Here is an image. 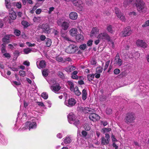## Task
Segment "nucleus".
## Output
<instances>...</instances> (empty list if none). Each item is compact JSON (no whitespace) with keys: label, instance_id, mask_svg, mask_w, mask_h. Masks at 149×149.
I'll use <instances>...</instances> for the list:
<instances>
[{"label":"nucleus","instance_id":"nucleus-1","mask_svg":"<svg viewBox=\"0 0 149 149\" xmlns=\"http://www.w3.org/2000/svg\"><path fill=\"white\" fill-rule=\"evenodd\" d=\"M136 5L139 12L145 13L146 11L147 8L143 0H136Z\"/></svg>","mask_w":149,"mask_h":149},{"label":"nucleus","instance_id":"nucleus-2","mask_svg":"<svg viewBox=\"0 0 149 149\" xmlns=\"http://www.w3.org/2000/svg\"><path fill=\"white\" fill-rule=\"evenodd\" d=\"M78 49V47L76 45L71 44L68 47L65 49V52L68 53L73 54Z\"/></svg>","mask_w":149,"mask_h":149},{"label":"nucleus","instance_id":"nucleus-3","mask_svg":"<svg viewBox=\"0 0 149 149\" xmlns=\"http://www.w3.org/2000/svg\"><path fill=\"white\" fill-rule=\"evenodd\" d=\"M62 20L60 19L57 22L58 25L61 26L62 28L64 30H66L69 27L70 24L67 22H62Z\"/></svg>","mask_w":149,"mask_h":149},{"label":"nucleus","instance_id":"nucleus-4","mask_svg":"<svg viewBox=\"0 0 149 149\" xmlns=\"http://www.w3.org/2000/svg\"><path fill=\"white\" fill-rule=\"evenodd\" d=\"M115 13L116 14V16L119 18L123 22H125L126 20V19L124 16L123 15L119 9L116 7L115 8Z\"/></svg>","mask_w":149,"mask_h":149},{"label":"nucleus","instance_id":"nucleus-5","mask_svg":"<svg viewBox=\"0 0 149 149\" xmlns=\"http://www.w3.org/2000/svg\"><path fill=\"white\" fill-rule=\"evenodd\" d=\"M97 38L104 41L105 40L109 41L110 37L108 34L106 32L101 33L99 34L97 37Z\"/></svg>","mask_w":149,"mask_h":149},{"label":"nucleus","instance_id":"nucleus-6","mask_svg":"<svg viewBox=\"0 0 149 149\" xmlns=\"http://www.w3.org/2000/svg\"><path fill=\"white\" fill-rule=\"evenodd\" d=\"M65 104L69 107L74 106L76 103V101L73 98H70L68 100H66L64 102Z\"/></svg>","mask_w":149,"mask_h":149},{"label":"nucleus","instance_id":"nucleus-7","mask_svg":"<svg viewBox=\"0 0 149 149\" xmlns=\"http://www.w3.org/2000/svg\"><path fill=\"white\" fill-rule=\"evenodd\" d=\"M135 118L134 114L132 113L128 114L125 119V122L127 123H132Z\"/></svg>","mask_w":149,"mask_h":149},{"label":"nucleus","instance_id":"nucleus-8","mask_svg":"<svg viewBox=\"0 0 149 149\" xmlns=\"http://www.w3.org/2000/svg\"><path fill=\"white\" fill-rule=\"evenodd\" d=\"M110 140V136L108 134H106L105 136L102 137L101 139V144L103 145H107L109 144Z\"/></svg>","mask_w":149,"mask_h":149},{"label":"nucleus","instance_id":"nucleus-9","mask_svg":"<svg viewBox=\"0 0 149 149\" xmlns=\"http://www.w3.org/2000/svg\"><path fill=\"white\" fill-rule=\"evenodd\" d=\"M39 27L42 29L44 32L47 33H50L52 29H50L49 25L47 24H43Z\"/></svg>","mask_w":149,"mask_h":149},{"label":"nucleus","instance_id":"nucleus-10","mask_svg":"<svg viewBox=\"0 0 149 149\" xmlns=\"http://www.w3.org/2000/svg\"><path fill=\"white\" fill-rule=\"evenodd\" d=\"M132 31L130 26H127L125 28L122 32V36L123 37H126L130 35Z\"/></svg>","mask_w":149,"mask_h":149},{"label":"nucleus","instance_id":"nucleus-11","mask_svg":"<svg viewBox=\"0 0 149 149\" xmlns=\"http://www.w3.org/2000/svg\"><path fill=\"white\" fill-rule=\"evenodd\" d=\"M64 143H62L61 144L62 145H64V144H69L72 141V138L71 137L70 135H67L66 137L63 139Z\"/></svg>","mask_w":149,"mask_h":149},{"label":"nucleus","instance_id":"nucleus-12","mask_svg":"<svg viewBox=\"0 0 149 149\" xmlns=\"http://www.w3.org/2000/svg\"><path fill=\"white\" fill-rule=\"evenodd\" d=\"M89 118L93 121H95L99 120L100 117L98 115L94 113L90 114L89 115Z\"/></svg>","mask_w":149,"mask_h":149},{"label":"nucleus","instance_id":"nucleus-13","mask_svg":"<svg viewBox=\"0 0 149 149\" xmlns=\"http://www.w3.org/2000/svg\"><path fill=\"white\" fill-rule=\"evenodd\" d=\"M51 90L55 93H57L61 88V87L59 84L56 83L55 85L50 86Z\"/></svg>","mask_w":149,"mask_h":149},{"label":"nucleus","instance_id":"nucleus-14","mask_svg":"<svg viewBox=\"0 0 149 149\" xmlns=\"http://www.w3.org/2000/svg\"><path fill=\"white\" fill-rule=\"evenodd\" d=\"M68 120L69 123L71 124L72 123L75 118V116L73 113H70L68 116Z\"/></svg>","mask_w":149,"mask_h":149},{"label":"nucleus","instance_id":"nucleus-15","mask_svg":"<svg viewBox=\"0 0 149 149\" xmlns=\"http://www.w3.org/2000/svg\"><path fill=\"white\" fill-rule=\"evenodd\" d=\"M136 44L138 46H140L143 48H146L147 46V44L141 40H138Z\"/></svg>","mask_w":149,"mask_h":149},{"label":"nucleus","instance_id":"nucleus-16","mask_svg":"<svg viewBox=\"0 0 149 149\" xmlns=\"http://www.w3.org/2000/svg\"><path fill=\"white\" fill-rule=\"evenodd\" d=\"M99 29L97 27H95L93 28L90 33V36L91 37L94 36H95L99 33Z\"/></svg>","mask_w":149,"mask_h":149},{"label":"nucleus","instance_id":"nucleus-17","mask_svg":"<svg viewBox=\"0 0 149 149\" xmlns=\"http://www.w3.org/2000/svg\"><path fill=\"white\" fill-rule=\"evenodd\" d=\"M26 125L27 126H29V130L31 129L36 128L37 126L36 123L34 122L30 123L29 122H27L26 123Z\"/></svg>","mask_w":149,"mask_h":149},{"label":"nucleus","instance_id":"nucleus-18","mask_svg":"<svg viewBox=\"0 0 149 149\" xmlns=\"http://www.w3.org/2000/svg\"><path fill=\"white\" fill-rule=\"evenodd\" d=\"M114 63L119 66H120L122 63L121 59L118 58L117 54L114 61Z\"/></svg>","mask_w":149,"mask_h":149},{"label":"nucleus","instance_id":"nucleus-19","mask_svg":"<svg viewBox=\"0 0 149 149\" xmlns=\"http://www.w3.org/2000/svg\"><path fill=\"white\" fill-rule=\"evenodd\" d=\"M83 112L85 113H91L95 112V110L88 107H85L83 110Z\"/></svg>","mask_w":149,"mask_h":149},{"label":"nucleus","instance_id":"nucleus-20","mask_svg":"<svg viewBox=\"0 0 149 149\" xmlns=\"http://www.w3.org/2000/svg\"><path fill=\"white\" fill-rule=\"evenodd\" d=\"M69 17L70 19L74 20L77 18L78 15L76 12H72L69 14Z\"/></svg>","mask_w":149,"mask_h":149},{"label":"nucleus","instance_id":"nucleus-21","mask_svg":"<svg viewBox=\"0 0 149 149\" xmlns=\"http://www.w3.org/2000/svg\"><path fill=\"white\" fill-rule=\"evenodd\" d=\"M10 17L12 19H15L16 18V15L15 13L13 10L11 9L10 11L9 12Z\"/></svg>","mask_w":149,"mask_h":149},{"label":"nucleus","instance_id":"nucleus-22","mask_svg":"<svg viewBox=\"0 0 149 149\" xmlns=\"http://www.w3.org/2000/svg\"><path fill=\"white\" fill-rule=\"evenodd\" d=\"M70 35L72 36H77V29L76 28H72L70 31Z\"/></svg>","mask_w":149,"mask_h":149},{"label":"nucleus","instance_id":"nucleus-23","mask_svg":"<svg viewBox=\"0 0 149 149\" xmlns=\"http://www.w3.org/2000/svg\"><path fill=\"white\" fill-rule=\"evenodd\" d=\"M76 39L77 41L81 42L84 40V37L83 35L79 34L76 36Z\"/></svg>","mask_w":149,"mask_h":149},{"label":"nucleus","instance_id":"nucleus-24","mask_svg":"<svg viewBox=\"0 0 149 149\" xmlns=\"http://www.w3.org/2000/svg\"><path fill=\"white\" fill-rule=\"evenodd\" d=\"M31 51H33L34 52H36V49H34L32 48L30 49L28 48H26L24 49V52L25 54H27L29 53H30Z\"/></svg>","mask_w":149,"mask_h":149},{"label":"nucleus","instance_id":"nucleus-25","mask_svg":"<svg viewBox=\"0 0 149 149\" xmlns=\"http://www.w3.org/2000/svg\"><path fill=\"white\" fill-rule=\"evenodd\" d=\"M67 85L70 87V90L72 91H73L74 88V84L71 81H68L67 82Z\"/></svg>","mask_w":149,"mask_h":149},{"label":"nucleus","instance_id":"nucleus-26","mask_svg":"<svg viewBox=\"0 0 149 149\" xmlns=\"http://www.w3.org/2000/svg\"><path fill=\"white\" fill-rule=\"evenodd\" d=\"M9 0H5L6 6V8L8 9L9 12L11 11V10H13V8H11V5L10 3H9L8 1Z\"/></svg>","mask_w":149,"mask_h":149},{"label":"nucleus","instance_id":"nucleus-27","mask_svg":"<svg viewBox=\"0 0 149 149\" xmlns=\"http://www.w3.org/2000/svg\"><path fill=\"white\" fill-rule=\"evenodd\" d=\"M75 69V67L71 65L66 67L65 68V70L68 72H71Z\"/></svg>","mask_w":149,"mask_h":149},{"label":"nucleus","instance_id":"nucleus-28","mask_svg":"<svg viewBox=\"0 0 149 149\" xmlns=\"http://www.w3.org/2000/svg\"><path fill=\"white\" fill-rule=\"evenodd\" d=\"M87 97V93L86 90L84 89L82 92V99L83 100H85Z\"/></svg>","mask_w":149,"mask_h":149},{"label":"nucleus","instance_id":"nucleus-29","mask_svg":"<svg viewBox=\"0 0 149 149\" xmlns=\"http://www.w3.org/2000/svg\"><path fill=\"white\" fill-rule=\"evenodd\" d=\"M73 91H74L75 94L77 96H79L81 94V93L79 90L78 87L77 86L75 87Z\"/></svg>","mask_w":149,"mask_h":149},{"label":"nucleus","instance_id":"nucleus-30","mask_svg":"<svg viewBox=\"0 0 149 149\" xmlns=\"http://www.w3.org/2000/svg\"><path fill=\"white\" fill-rule=\"evenodd\" d=\"M1 50L2 53H4L6 52V45L4 43L2 44L1 45Z\"/></svg>","mask_w":149,"mask_h":149},{"label":"nucleus","instance_id":"nucleus-31","mask_svg":"<svg viewBox=\"0 0 149 149\" xmlns=\"http://www.w3.org/2000/svg\"><path fill=\"white\" fill-rule=\"evenodd\" d=\"M49 71L47 69H45L43 70L42 71V74L45 77H47L48 76Z\"/></svg>","mask_w":149,"mask_h":149},{"label":"nucleus","instance_id":"nucleus-32","mask_svg":"<svg viewBox=\"0 0 149 149\" xmlns=\"http://www.w3.org/2000/svg\"><path fill=\"white\" fill-rule=\"evenodd\" d=\"M131 0H125L123 2V6L125 7H126L131 2Z\"/></svg>","mask_w":149,"mask_h":149},{"label":"nucleus","instance_id":"nucleus-33","mask_svg":"<svg viewBox=\"0 0 149 149\" xmlns=\"http://www.w3.org/2000/svg\"><path fill=\"white\" fill-rule=\"evenodd\" d=\"M39 65L41 68H44L46 65V63L44 61L42 60L40 61Z\"/></svg>","mask_w":149,"mask_h":149},{"label":"nucleus","instance_id":"nucleus-34","mask_svg":"<svg viewBox=\"0 0 149 149\" xmlns=\"http://www.w3.org/2000/svg\"><path fill=\"white\" fill-rule=\"evenodd\" d=\"M13 4L18 9H20L22 7V4L20 2H14Z\"/></svg>","mask_w":149,"mask_h":149},{"label":"nucleus","instance_id":"nucleus-35","mask_svg":"<svg viewBox=\"0 0 149 149\" xmlns=\"http://www.w3.org/2000/svg\"><path fill=\"white\" fill-rule=\"evenodd\" d=\"M74 124L78 128H79V125H80V123L79 120L75 119L73 122Z\"/></svg>","mask_w":149,"mask_h":149},{"label":"nucleus","instance_id":"nucleus-36","mask_svg":"<svg viewBox=\"0 0 149 149\" xmlns=\"http://www.w3.org/2000/svg\"><path fill=\"white\" fill-rule=\"evenodd\" d=\"M94 77V75L93 74H90L88 75L87 78L89 81H91L93 80Z\"/></svg>","mask_w":149,"mask_h":149},{"label":"nucleus","instance_id":"nucleus-37","mask_svg":"<svg viewBox=\"0 0 149 149\" xmlns=\"http://www.w3.org/2000/svg\"><path fill=\"white\" fill-rule=\"evenodd\" d=\"M46 46L48 47H50L51 46L52 43L51 40L49 38H47L46 39Z\"/></svg>","mask_w":149,"mask_h":149},{"label":"nucleus","instance_id":"nucleus-38","mask_svg":"<svg viewBox=\"0 0 149 149\" xmlns=\"http://www.w3.org/2000/svg\"><path fill=\"white\" fill-rule=\"evenodd\" d=\"M47 81L50 84L52 85V86L54 85H55L57 83H56L55 81L53 79H52L51 80H48Z\"/></svg>","mask_w":149,"mask_h":149},{"label":"nucleus","instance_id":"nucleus-39","mask_svg":"<svg viewBox=\"0 0 149 149\" xmlns=\"http://www.w3.org/2000/svg\"><path fill=\"white\" fill-rule=\"evenodd\" d=\"M107 29L108 31L111 33H113V30L112 29V26L111 25H109L107 27Z\"/></svg>","mask_w":149,"mask_h":149},{"label":"nucleus","instance_id":"nucleus-40","mask_svg":"<svg viewBox=\"0 0 149 149\" xmlns=\"http://www.w3.org/2000/svg\"><path fill=\"white\" fill-rule=\"evenodd\" d=\"M41 96L45 100L47 99L48 97V94L46 92H43L42 93Z\"/></svg>","mask_w":149,"mask_h":149},{"label":"nucleus","instance_id":"nucleus-41","mask_svg":"<svg viewBox=\"0 0 149 149\" xmlns=\"http://www.w3.org/2000/svg\"><path fill=\"white\" fill-rule=\"evenodd\" d=\"M9 36L8 35H6L3 38L2 41L4 42H8L9 40Z\"/></svg>","mask_w":149,"mask_h":149},{"label":"nucleus","instance_id":"nucleus-42","mask_svg":"<svg viewBox=\"0 0 149 149\" xmlns=\"http://www.w3.org/2000/svg\"><path fill=\"white\" fill-rule=\"evenodd\" d=\"M111 129L109 128H104L102 129L101 132L104 133L108 132L110 131Z\"/></svg>","mask_w":149,"mask_h":149},{"label":"nucleus","instance_id":"nucleus-43","mask_svg":"<svg viewBox=\"0 0 149 149\" xmlns=\"http://www.w3.org/2000/svg\"><path fill=\"white\" fill-rule=\"evenodd\" d=\"M19 74L21 76L24 77L26 75V73L24 71L20 70L19 72Z\"/></svg>","mask_w":149,"mask_h":149},{"label":"nucleus","instance_id":"nucleus-44","mask_svg":"<svg viewBox=\"0 0 149 149\" xmlns=\"http://www.w3.org/2000/svg\"><path fill=\"white\" fill-rule=\"evenodd\" d=\"M22 25L25 27H28L29 25V23L26 21H23L22 22Z\"/></svg>","mask_w":149,"mask_h":149},{"label":"nucleus","instance_id":"nucleus-45","mask_svg":"<svg viewBox=\"0 0 149 149\" xmlns=\"http://www.w3.org/2000/svg\"><path fill=\"white\" fill-rule=\"evenodd\" d=\"M108 41L109 42V44L110 46L112 48H114L115 47L114 44L112 40H110V39Z\"/></svg>","mask_w":149,"mask_h":149},{"label":"nucleus","instance_id":"nucleus-46","mask_svg":"<svg viewBox=\"0 0 149 149\" xmlns=\"http://www.w3.org/2000/svg\"><path fill=\"white\" fill-rule=\"evenodd\" d=\"M102 68L101 67H97L96 68V72L97 73H100L102 72Z\"/></svg>","mask_w":149,"mask_h":149},{"label":"nucleus","instance_id":"nucleus-47","mask_svg":"<svg viewBox=\"0 0 149 149\" xmlns=\"http://www.w3.org/2000/svg\"><path fill=\"white\" fill-rule=\"evenodd\" d=\"M56 58V60L59 62H61L63 60V58L59 56H57Z\"/></svg>","mask_w":149,"mask_h":149},{"label":"nucleus","instance_id":"nucleus-48","mask_svg":"<svg viewBox=\"0 0 149 149\" xmlns=\"http://www.w3.org/2000/svg\"><path fill=\"white\" fill-rule=\"evenodd\" d=\"M112 110L109 108H107L106 109V113L108 115H110L112 113Z\"/></svg>","mask_w":149,"mask_h":149},{"label":"nucleus","instance_id":"nucleus-49","mask_svg":"<svg viewBox=\"0 0 149 149\" xmlns=\"http://www.w3.org/2000/svg\"><path fill=\"white\" fill-rule=\"evenodd\" d=\"M62 39L64 41H71V40L70 38H68V36H67L65 37L62 38Z\"/></svg>","mask_w":149,"mask_h":149},{"label":"nucleus","instance_id":"nucleus-50","mask_svg":"<svg viewBox=\"0 0 149 149\" xmlns=\"http://www.w3.org/2000/svg\"><path fill=\"white\" fill-rule=\"evenodd\" d=\"M62 39L64 41H71V40L70 38H68V36H67L65 37L62 38Z\"/></svg>","mask_w":149,"mask_h":149},{"label":"nucleus","instance_id":"nucleus-51","mask_svg":"<svg viewBox=\"0 0 149 149\" xmlns=\"http://www.w3.org/2000/svg\"><path fill=\"white\" fill-rule=\"evenodd\" d=\"M86 45L85 44H83L80 45L79 47V48L82 50L85 49L86 47Z\"/></svg>","mask_w":149,"mask_h":149},{"label":"nucleus","instance_id":"nucleus-52","mask_svg":"<svg viewBox=\"0 0 149 149\" xmlns=\"http://www.w3.org/2000/svg\"><path fill=\"white\" fill-rule=\"evenodd\" d=\"M136 13L134 12H130L129 13V15L130 17H134L136 15Z\"/></svg>","mask_w":149,"mask_h":149},{"label":"nucleus","instance_id":"nucleus-53","mask_svg":"<svg viewBox=\"0 0 149 149\" xmlns=\"http://www.w3.org/2000/svg\"><path fill=\"white\" fill-rule=\"evenodd\" d=\"M149 26V20L146 21L144 24L142 25V26L143 27H145Z\"/></svg>","mask_w":149,"mask_h":149},{"label":"nucleus","instance_id":"nucleus-54","mask_svg":"<svg viewBox=\"0 0 149 149\" xmlns=\"http://www.w3.org/2000/svg\"><path fill=\"white\" fill-rule=\"evenodd\" d=\"M15 34L17 36H19L21 33L20 31L18 30H15L14 31Z\"/></svg>","mask_w":149,"mask_h":149},{"label":"nucleus","instance_id":"nucleus-55","mask_svg":"<svg viewBox=\"0 0 149 149\" xmlns=\"http://www.w3.org/2000/svg\"><path fill=\"white\" fill-rule=\"evenodd\" d=\"M3 55L5 56L6 58H10V54L8 53H6V52L4 53H3Z\"/></svg>","mask_w":149,"mask_h":149},{"label":"nucleus","instance_id":"nucleus-56","mask_svg":"<svg viewBox=\"0 0 149 149\" xmlns=\"http://www.w3.org/2000/svg\"><path fill=\"white\" fill-rule=\"evenodd\" d=\"M38 105L41 107H43L45 109L46 108V107H45V105L42 102H38Z\"/></svg>","mask_w":149,"mask_h":149},{"label":"nucleus","instance_id":"nucleus-57","mask_svg":"<svg viewBox=\"0 0 149 149\" xmlns=\"http://www.w3.org/2000/svg\"><path fill=\"white\" fill-rule=\"evenodd\" d=\"M26 44L27 45L28 47H31L34 46L35 45V44H32L31 43L29 42H26Z\"/></svg>","mask_w":149,"mask_h":149},{"label":"nucleus","instance_id":"nucleus-58","mask_svg":"<svg viewBox=\"0 0 149 149\" xmlns=\"http://www.w3.org/2000/svg\"><path fill=\"white\" fill-rule=\"evenodd\" d=\"M93 41L92 40H90L88 41L87 43V45L90 46L92 45Z\"/></svg>","mask_w":149,"mask_h":149},{"label":"nucleus","instance_id":"nucleus-59","mask_svg":"<svg viewBox=\"0 0 149 149\" xmlns=\"http://www.w3.org/2000/svg\"><path fill=\"white\" fill-rule=\"evenodd\" d=\"M110 61H107L105 63V66L104 69V70H106L108 68V65L109 64Z\"/></svg>","mask_w":149,"mask_h":149},{"label":"nucleus","instance_id":"nucleus-60","mask_svg":"<svg viewBox=\"0 0 149 149\" xmlns=\"http://www.w3.org/2000/svg\"><path fill=\"white\" fill-rule=\"evenodd\" d=\"M120 72V70L118 69H116L114 70V73L116 74H119Z\"/></svg>","mask_w":149,"mask_h":149},{"label":"nucleus","instance_id":"nucleus-61","mask_svg":"<svg viewBox=\"0 0 149 149\" xmlns=\"http://www.w3.org/2000/svg\"><path fill=\"white\" fill-rule=\"evenodd\" d=\"M58 75L61 78H63L64 76V74L61 72H59L58 73Z\"/></svg>","mask_w":149,"mask_h":149},{"label":"nucleus","instance_id":"nucleus-62","mask_svg":"<svg viewBox=\"0 0 149 149\" xmlns=\"http://www.w3.org/2000/svg\"><path fill=\"white\" fill-rule=\"evenodd\" d=\"M56 136L58 138L61 139L63 137L62 134L61 133H58L57 134Z\"/></svg>","mask_w":149,"mask_h":149},{"label":"nucleus","instance_id":"nucleus-63","mask_svg":"<svg viewBox=\"0 0 149 149\" xmlns=\"http://www.w3.org/2000/svg\"><path fill=\"white\" fill-rule=\"evenodd\" d=\"M81 134L84 137H86L87 135V132L85 131H83L81 132Z\"/></svg>","mask_w":149,"mask_h":149},{"label":"nucleus","instance_id":"nucleus-64","mask_svg":"<svg viewBox=\"0 0 149 149\" xmlns=\"http://www.w3.org/2000/svg\"><path fill=\"white\" fill-rule=\"evenodd\" d=\"M23 64L27 66H29L30 65V63L29 61H26L24 62Z\"/></svg>","mask_w":149,"mask_h":149}]
</instances>
